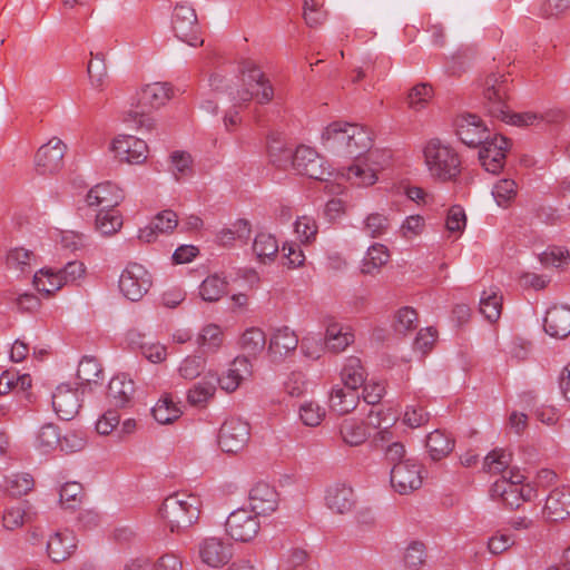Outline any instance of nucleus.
Masks as SVG:
<instances>
[{
	"instance_id": "f257e3e1",
	"label": "nucleus",
	"mask_w": 570,
	"mask_h": 570,
	"mask_svg": "<svg viewBox=\"0 0 570 570\" xmlns=\"http://www.w3.org/2000/svg\"><path fill=\"white\" fill-rule=\"evenodd\" d=\"M322 144L326 150L343 158L357 161L347 168V179L356 186H371L377 180V169L367 164L375 156L370 151L372 138L367 129L344 121L331 122L322 132Z\"/></svg>"
},
{
	"instance_id": "f03ea898",
	"label": "nucleus",
	"mask_w": 570,
	"mask_h": 570,
	"mask_svg": "<svg viewBox=\"0 0 570 570\" xmlns=\"http://www.w3.org/2000/svg\"><path fill=\"white\" fill-rule=\"evenodd\" d=\"M484 106L488 112L497 119L519 127L539 124L542 117L532 111L511 114L508 105V79L503 75L491 73L483 83Z\"/></svg>"
},
{
	"instance_id": "7ed1b4c3",
	"label": "nucleus",
	"mask_w": 570,
	"mask_h": 570,
	"mask_svg": "<svg viewBox=\"0 0 570 570\" xmlns=\"http://www.w3.org/2000/svg\"><path fill=\"white\" fill-rule=\"evenodd\" d=\"M199 514L200 499L185 492L167 497L159 509L160 519L173 533H183L188 530L198 521Z\"/></svg>"
},
{
	"instance_id": "20e7f679",
	"label": "nucleus",
	"mask_w": 570,
	"mask_h": 570,
	"mask_svg": "<svg viewBox=\"0 0 570 570\" xmlns=\"http://www.w3.org/2000/svg\"><path fill=\"white\" fill-rule=\"evenodd\" d=\"M423 156L430 175L435 179L453 180L461 171L459 154L440 139L429 140L423 148Z\"/></svg>"
},
{
	"instance_id": "39448f33",
	"label": "nucleus",
	"mask_w": 570,
	"mask_h": 570,
	"mask_svg": "<svg viewBox=\"0 0 570 570\" xmlns=\"http://www.w3.org/2000/svg\"><path fill=\"white\" fill-rule=\"evenodd\" d=\"M240 72L244 75L246 87L232 95L236 105L246 104L255 98L259 104H267L274 97L273 87L264 72L252 60H245L240 65Z\"/></svg>"
},
{
	"instance_id": "423d86ee",
	"label": "nucleus",
	"mask_w": 570,
	"mask_h": 570,
	"mask_svg": "<svg viewBox=\"0 0 570 570\" xmlns=\"http://www.w3.org/2000/svg\"><path fill=\"white\" fill-rule=\"evenodd\" d=\"M171 30L178 40L188 46L197 47L204 43L196 11L186 1L178 2L174 8Z\"/></svg>"
},
{
	"instance_id": "0eeeda50",
	"label": "nucleus",
	"mask_w": 570,
	"mask_h": 570,
	"mask_svg": "<svg viewBox=\"0 0 570 570\" xmlns=\"http://www.w3.org/2000/svg\"><path fill=\"white\" fill-rule=\"evenodd\" d=\"M292 168L299 175L321 181H326L332 176L326 160L315 149L304 145L294 151Z\"/></svg>"
},
{
	"instance_id": "6e6552de",
	"label": "nucleus",
	"mask_w": 570,
	"mask_h": 570,
	"mask_svg": "<svg viewBox=\"0 0 570 570\" xmlns=\"http://www.w3.org/2000/svg\"><path fill=\"white\" fill-rule=\"evenodd\" d=\"M151 285V275L138 263H129L119 277V289L131 302H139Z\"/></svg>"
},
{
	"instance_id": "1a4fd4ad",
	"label": "nucleus",
	"mask_w": 570,
	"mask_h": 570,
	"mask_svg": "<svg viewBox=\"0 0 570 570\" xmlns=\"http://www.w3.org/2000/svg\"><path fill=\"white\" fill-rule=\"evenodd\" d=\"M225 527L232 539L249 542L257 535L261 523L256 514L254 515L252 511L240 508L228 515Z\"/></svg>"
},
{
	"instance_id": "9d476101",
	"label": "nucleus",
	"mask_w": 570,
	"mask_h": 570,
	"mask_svg": "<svg viewBox=\"0 0 570 570\" xmlns=\"http://www.w3.org/2000/svg\"><path fill=\"white\" fill-rule=\"evenodd\" d=\"M249 440V425L238 417L227 419L218 435V444L226 453H237L245 448Z\"/></svg>"
},
{
	"instance_id": "9b49d317",
	"label": "nucleus",
	"mask_w": 570,
	"mask_h": 570,
	"mask_svg": "<svg viewBox=\"0 0 570 570\" xmlns=\"http://www.w3.org/2000/svg\"><path fill=\"white\" fill-rule=\"evenodd\" d=\"M421 465L412 459L395 463L391 469V484L400 494H409L421 488Z\"/></svg>"
},
{
	"instance_id": "f8f14e48",
	"label": "nucleus",
	"mask_w": 570,
	"mask_h": 570,
	"mask_svg": "<svg viewBox=\"0 0 570 570\" xmlns=\"http://www.w3.org/2000/svg\"><path fill=\"white\" fill-rule=\"evenodd\" d=\"M197 556L204 564L220 568L232 559L233 546L222 538L208 537L197 544Z\"/></svg>"
},
{
	"instance_id": "ddd939ff",
	"label": "nucleus",
	"mask_w": 570,
	"mask_h": 570,
	"mask_svg": "<svg viewBox=\"0 0 570 570\" xmlns=\"http://www.w3.org/2000/svg\"><path fill=\"white\" fill-rule=\"evenodd\" d=\"M67 151V145L59 138L53 137L47 144L42 145L35 156V164L38 173L53 174L63 166V157Z\"/></svg>"
},
{
	"instance_id": "4468645a",
	"label": "nucleus",
	"mask_w": 570,
	"mask_h": 570,
	"mask_svg": "<svg viewBox=\"0 0 570 570\" xmlns=\"http://www.w3.org/2000/svg\"><path fill=\"white\" fill-rule=\"evenodd\" d=\"M509 147L510 141L504 136L487 138L479 150V159L484 169L489 173L498 174L504 166Z\"/></svg>"
},
{
	"instance_id": "2eb2a0df",
	"label": "nucleus",
	"mask_w": 570,
	"mask_h": 570,
	"mask_svg": "<svg viewBox=\"0 0 570 570\" xmlns=\"http://www.w3.org/2000/svg\"><path fill=\"white\" fill-rule=\"evenodd\" d=\"M111 149L121 163L141 164L147 159L148 146L146 141L131 135L116 137Z\"/></svg>"
},
{
	"instance_id": "dca6fc26",
	"label": "nucleus",
	"mask_w": 570,
	"mask_h": 570,
	"mask_svg": "<svg viewBox=\"0 0 570 570\" xmlns=\"http://www.w3.org/2000/svg\"><path fill=\"white\" fill-rule=\"evenodd\" d=\"M455 128L460 140L469 147L482 145L490 137L485 124L476 115L464 114L459 116L455 120Z\"/></svg>"
},
{
	"instance_id": "f3484780",
	"label": "nucleus",
	"mask_w": 570,
	"mask_h": 570,
	"mask_svg": "<svg viewBox=\"0 0 570 570\" xmlns=\"http://www.w3.org/2000/svg\"><path fill=\"white\" fill-rule=\"evenodd\" d=\"M490 493L492 499L500 500L511 509H517L522 502L531 500L534 491L531 487L517 488L507 481V476H502L492 484Z\"/></svg>"
},
{
	"instance_id": "a211bd4d",
	"label": "nucleus",
	"mask_w": 570,
	"mask_h": 570,
	"mask_svg": "<svg viewBox=\"0 0 570 570\" xmlns=\"http://www.w3.org/2000/svg\"><path fill=\"white\" fill-rule=\"evenodd\" d=\"M85 274V266L81 262L72 261L65 265L63 268L56 273L50 286H47L41 276H33V285L38 292L45 293L47 296L59 291L63 285L73 283Z\"/></svg>"
},
{
	"instance_id": "6ab92c4d",
	"label": "nucleus",
	"mask_w": 570,
	"mask_h": 570,
	"mask_svg": "<svg viewBox=\"0 0 570 570\" xmlns=\"http://www.w3.org/2000/svg\"><path fill=\"white\" fill-rule=\"evenodd\" d=\"M125 198L124 191L115 184L105 181L95 185L87 194L86 202L90 207L100 210L115 209Z\"/></svg>"
},
{
	"instance_id": "aec40b11",
	"label": "nucleus",
	"mask_w": 570,
	"mask_h": 570,
	"mask_svg": "<svg viewBox=\"0 0 570 570\" xmlns=\"http://www.w3.org/2000/svg\"><path fill=\"white\" fill-rule=\"evenodd\" d=\"M542 515L550 522L566 520L570 515V489L559 487L551 490L546 498Z\"/></svg>"
},
{
	"instance_id": "412c9836",
	"label": "nucleus",
	"mask_w": 570,
	"mask_h": 570,
	"mask_svg": "<svg viewBox=\"0 0 570 570\" xmlns=\"http://www.w3.org/2000/svg\"><path fill=\"white\" fill-rule=\"evenodd\" d=\"M249 504L256 515L271 514L278 507V493L272 485L258 482L249 491Z\"/></svg>"
},
{
	"instance_id": "4be33fe9",
	"label": "nucleus",
	"mask_w": 570,
	"mask_h": 570,
	"mask_svg": "<svg viewBox=\"0 0 570 570\" xmlns=\"http://www.w3.org/2000/svg\"><path fill=\"white\" fill-rule=\"evenodd\" d=\"M52 406L61 420L73 419L80 409L77 390L65 384L59 385L52 394Z\"/></svg>"
},
{
	"instance_id": "5701e85b",
	"label": "nucleus",
	"mask_w": 570,
	"mask_h": 570,
	"mask_svg": "<svg viewBox=\"0 0 570 570\" xmlns=\"http://www.w3.org/2000/svg\"><path fill=\"white\" fill-rule=\"evenodd\" d=\"M77 548V539L71 531H58L47 541V553L52 562H62L71 557Z\"/></svg>"
},
{
	"instance_id": "b1692460",
	"label": "nucleus",
	"mask_w": 570,
	"mask_h": 570,
	"mask_svg": "<svg viewBox=\"0 0 570 570\" xmlns=\"http://www.w3.org/2000/svg\"><path fill=\"white\" fill-rule=\"evenodd\" d=\"M543 327L548 335L564 338L570 334V308L553 306L547 311Z\"/></svg>"
},
{
	"instance_id": "393cba45",
	"label": "nucleus",
	"mask_w": 570,
	"mask_h": 570,
	"mask_svg": "<svg viewBox=\"0 0 570 570\" xmlns=\"http://www.w3.org/2000/svg\"><path fill=\"white\" fill-rule=\"evenodd\" d=\"M326 505L335 513L344 514L354 507V491L345 484H334L326 491Z\"/></svg>"
},
{
	"instance_id": "a878e982",
	"label": "nucleus",
	"mask_w": 570,
	"mask_h": 570,
	"mask_svg": "<svg viewBox=\"0 0 570 570\" xmlns=\"http://www.w3.org/2000/svg\"><path fill=\"white\" fill-rule=\"evenodd\" d=\"M173 96V88L168 82H154L146 85L140 92L139 104L142 107L157 109L164 106Z\"/></svg>"
},
{
	"instance_id": "bb28decb",
	"label": "nucleus",
	"mask_w": 570,
	"mask_h": 570,
	"mask_svg": "<svg viewBox=\"0 0 570 570\" xmlns=\"http://www.w3.org/2000/svg\"><path fill=\"white\" fill-rule=\"evenodd\" d=\"M360 401L357 391L335 385L330 395L331 409L340 415L347 414L356 409Z\"/></svg>"
},
{
	"instance_id": "cd10ccee",
	"label": "nucleus",
	"mask_w": 570,
	"mask_h": 570,
	"mask_svg": "<svg viewBox=\"0 0 570 570\" xmlns=\"http://www.w3.org/2000/svg\"><path fill=\"white\" fill-rule=\"evenodd\" d=\"M298 345V337L294 331L287 326L275 330L273 333L268 351L274 356L283 357L288 353L296 350Z\"/></svg>"
},
{
	"instance_id": "c85d7f7f",
	"label": "nucleus",
	"mask_w": 570,
	"mask_h": 570,
	"mask_svg": "<svg viewBox=\"0 0 570 570\" xmlns=\"http://www.w3.org/2000/svg\"><path fill=\"white\" fill-rule=\"evenodd\" d=\"M367 372L364 368L361 360L356 356L346 358L342 370L341 380L346 389L357 391L366 382Z\"/></svg>"
},
{
	"instance_id": "c756f323",
	"label": "nucleus",
	"mask_w": 570,
	"mask_h": 570,
	"mask_svg": "<svg viewBox=\"0 0 570 570\" xmlns=\"http://www.w3.org/2000/svg\"><path fill=\"white\" fill-rule=\"evenodd\" d=\"M217 376L207 374L188 390L187 401L194 406H205L216 393Z\"/></svg>"
},
{
	"instance_id": "7c9ffc66",
	"label": "nucleus",
	"mask_w": 570,
	"mask_h": 570,
	"mask_svg": "<svg viewBox=\"0 0 570 570\" xmlns=\"http://www.w3.org/2000/svg\"><path fill=\"white\" fill-rule=\"evenodd\" d=\"M340 435L342 441L350 446L363 444L370 436L367 425L356 419H345L340 424Z\"/></svg>"
},
{
	"instance_id": "2f4dec72",
	"label": "nucleus",
	"mask_w": 570,
	"mask_h": 570,
	"mask_svg": "<svg viewBox=\"0 0 570 570\" xmlns=\"http://www.w3.org/2000/svg\"><path fill=\"white\" fill-rule=\"evenodd\" d=\"M134 392V382L126 376L117 375L110 380L107 395L111 404L124 407L130 402Z\"/></svg>"
},
{
	"instance_id": "473e14b6",
	"label": "nucleus",
	"mask_w": 570,
	"mask_h": 570,
	"mask_svg": "<svg viewBox=\"0 0 570 570\" xmlns=\"http://www.w3.org/2000/svg\"><path fill=\"white\" fill-rule=\"evenodd\" d=\"M425 446L430 458L439 461L452 452L454 440L444 431L435 430L426 436Z\"/></svg>"
},
{
	"instance_id": "72a5a7b5",
	"label": "nucleus",
	"mask_w": 570,
	"mask_h": 570,
	"mask_svg": "<svg viewBox=\"0 0 570 570\" xmlns=\"http://www.w3.org/2000/svg\"><path fill=\"white\" fill-rule=\"evenodd\" d=\"M36 265V255L33 252L23 247L11 248L6 256V266L8 269L19 272L20 274L31 273Z\"/></svg>"
},
{
	"instance_id": "f704fd0d",
	"label": "nucleus",
	"mask_w": 570,
	"mask_h": 570,
	"mask_svg": "<svg viewBox=\"0 0 570 570\" xmlns=\"http://www.w3.org/2000/svg\"><path fill=\"white\" fill-rule=\"evenodd\" d=\"M248 365L246 357H236L227 372L222 377H217V383L226 392H234L244 379V374L248 373Z\"/></svg>"
},
{
	"instance_id": "c9c22d12",
	"label": "nucleus",
	"mask_w": 570,
	"mask_h": 570,
	"mask_svg": "<svg viewBox=\"0 0 570 570\" xmlns=\"http://www.w3.org/2000/svg\"><path fill=\"white\" fill-rule=\"evenodd\" d=\"M36 515L30 504L24 501L16 507L9 508L3 514V525L7 529L14 530L27 522H30Z\"/></svg>"
},
{
	"instance_id": "e433bc0d",
	"label": "nucleus",
	"mask_w": 570,
	"mask_h": 570,
	"mask_svg": "<svg viewBox=\"0 0 570 570\" xmlns=\"http://www.w3.org/2000/svg\"><path fill=\"white\" fill-rule=\"evenodd\" d=\"M502 296L497 288L483 291L480 298V312L490 322H495L501 316Z\"/></svg>"
},
{
	"instance_id": "4c0bfd02",
	"label": "nucleus",
	"mask_w": 570,
	"mask_h": 570,
	"mask_svg": "<svg viewBox=\"0 0 570 570\" xmlns=\"http://www.w3.org/2000/svg\"><path fill=\"white\" fill-rule=\"evenodd\" d=\"M223 344V332L216 324L204 326L197 336V345L203 354L216 352Z\"/></svg>"
},
{
	"instance_id": "58836bf2",
	"label": "nucleus",
	"mask_w": 570,
	"mask_h": 570,
	"mask_svg": "<svg viewBox=\"0 0 570 570\" xmlns=\"http://www.w3.org/2000/svg\"><path fill=\"white\" fill-rule=\"evenodd\" d=\"M390 254L382 244H375L367 249L362 262L361 272L363 274H374L389 262Z\"/></svg>"
},
{
	"instance_id": "ea45409f",
	"label": "nucleus",
	"mask_w": 570,
	"mask_h": 570,
	"mask_svg": "<svg viewBox=\"0 0 570 570\" xmlns=\"http://www.w3.org/2000/svg\"><path fill=\"white\" fill-rule=\"evenodd\" d=\"M326 346L333 352L344 351L354 340V335L340 324H330L326 328Z\"/></svg>"
},
{
	"instance_id": "a19ab883",
	"label": "nucleus",
	"mask_w": 570,
	"mask_h": 570,
	"mask_svg": "<svg viewBox=\"0 0 570 570\" xmlns=\"http://www.w3.org/2000/svg\"><path fill=\"white\" fill-rule=\"evenodd\" d=\"M239 344L245 354L256 356L265 348V333L258 327L247 328L243 333Z\"/></svg>"
},
{
	"instance_id": "79ce46f5",
	"label": "nucleus",
	"mask_w": 570,
	"mask_h": 570,
	"mask_svg": "<svg viewBox=\"0 0 570 570\" xmlns=\"http://www.w3.org/2000/svg\"><path fill=\"white\" fill-rule=\"evenodd\" d=\"M253 252L263 263L273 261L278 253V243L273 235L259 233L254 239Z\"/></svg>"
},
{
	"instance_id": "37998d69",
	"label": "nucleus",
	"mask_w": 570,
	"mask_h": 570,
	"mask_svg": "<svg viewBox=\"0 0 570 570\" xmlns=\"http://www.w3.org/2000/svg\"><path fill=\"white\" fill-rule=\"evenodd\" d=\"M227 285L225 278L218 275H210L203 281L199 286V295L206 302H217L227 292Z\"/></svg>"
},
{
	"instance_id": "c03bdc74",
	"label": "nucleus",
	"mask_w": 570,
	"mask_h": 570,
	"mask_svg": "<svg viewBox=\"0 0 570 570\" xmlns=\"http://www.w3.org/2000/svg\"><path fill=\"white\" fill-rule=\"evenodd\" d=\"M151 411L155 420L160 424L171 423L181 415L180 407L169 395L161 397Z\"/></svg>"
},
{
	"instance_id": "a18cd8bd",
	"label": "nucleus",
	"mask_w": 570,
	"mask_h": 570,
	"mask_svg": "<svg viewBox=\"0 0 570 570\" xmlns=\"http://www.w3.org/2000/svg\"><path fill=\"white\" fill-rule=\"evenodd\" d=\"M122 226V217L116 209L99 210L96 216V229L104 236L117 233Z\"/></svg>"
},
{
	"instance_id": "49530a36",
	"label": "nucleus",
	"mask_w": 570,
	"mask_h": 570,
	"mask_svg": "<svg viewBox=\"0 0 570 570\" xmlns=\"http://www.w3.org/2000/svg\"><path fill=\"white\" fill-rule=\"evenodd\" d=\"M91 56L94 59L88 63L87 72L90 79L91 86L97 90H102L106 86L108 73H107V66L105 62V55L104 53H96L94 55L91 52Z\"/></svg>"
},
{
	"instance_id": "de8ad7c7",
	"label": "nucleus",
	"mask_w": 570,
	"mask_h": 570,
	"mask_svg": "<svg viewBox=\"0 0 570 570\" xmlns=\"http://www.w3.org/2000/svg\"><path fill=\"white\" fill-rule=\"evenodd\" d=\"M4 487L10 495L21 497L33 489L35 481L28 473H16L6 478Z\"/></svg>"
},
{
	"instance_id": "09e8293b",
	"label": "nucleus",
	"mask_w": 570,
	"mask_h": 570,
	"mask_svg": "<svg viewBox=\"0 0 570 570\" xmlns=\"http://www.w3.org/2000/svg\"><path fill=\"white\" fill-rule=\"evenodd\" d=\"M61 441L59 429L52 423L42 425L37 434V446L43 452L61 448Z\"/></svg>"
},
{
	"instance_id": "8fccbe9b",
	"label": "nucleus",
	"mask_w": 570,
	"mask_h": 570,
	"mask_svg": "<svg viewBox=\"0 0 570 570\" xmlns=\"http://www.w3.org/2000/svg\"><path fill=\"white\" fill-rule=\"evenodd\" d=\"M518 187L512 179H501L494 184L492 195L500 207H508L515 198Z\"/></svg>"
},
{
	"instance_id": "3c124183",
	"label": "nucleus",
	"mask_w": 570,
	"mask_h": 570,
	"mask_svg": "<svg viewBox=\"0 0 570 570\" xmlns=\"http://www.w3.org/2000/svg\"><path fill=\"white\" fill-rule=\"evenodd\" d=\"M390 228V219L381 213H372L366 216L363 223V232L372 237L379 238L386 234Z\"/></svg>"
},
{
	"instance_id": "603ef678",
	"label": "nucleus",
	"mask_w": 570,
	"mask_h": 570,
	"mask_svg": "<svg viewBox=\"0 0 570 570\" xmlns=\"http://www.w3.org/2000/svg\"><path fill=\"white\" fill-rule=\"evenodd\" d=\"M403 561L409 570H419L423 567L426 561L424 543L421 541H412L405 549Z\"/></svg>"
},
{
	"instance_id": "864d4df0",
	"label": "nucleus",
	"mask_w": 570,
	"mask_h": 570,
	"mask_svg": "<svg viewBox=\"0 0 570 570\" xmlns=\"http://www.w3.org/2000/svg\"><path fill=\"white\" fill-rule=\"evenodd\" d=\"M433 97V89L429 83L415 85L407 95V105L414 110L423 109Z\"/></svg>"
},
{
	"instance_id": "5fc2aeb1",
	"label": "nucleus",
	"mask_w": 570,
	"mask_h": 570,
	"mask_svg": "<svg viewBox=\"0 0 570 570\" xmlns=\"http://www.w3.org/2000/svg\"><path fill=\"white\" fill-rule=\"evenodd\" d=\"M510 462L511 454L497 449L484 458L483 469L489 473H501L509 466Z\"/></svg>"
},
{
	"instance_id": "6e6d98bb",
	"label": "nucleus",
	"mask_w": 570,
	"mask_h": 570,
	"mask_svg": "<svg viewBox=\"0 0 570 570\" xmlns=\"http://www.w3.org/2000/svg\"><path fill=\"white\" fill-rule=\"evenodd\" d=\"M417 326V313L414 308L405 306L395 314L393 327L397 333H407Z\"/></svg>"
},
{
	"instance_id": "4d7b16f0",
	"label": "nucleus",
	"mask_w": 570,
	"mask_h": 570,
	"mask_svg": "<svg viewBox=\"0 0 570 570\" xmlns=\"http://www.w3.org/2000/svg\"><path fill=\"white\" fill-rule=\"evenodd\" d=\"M206 361L200 355H191L184 358L178 367L179 375L185 380L198 377L205 368Z\"/></svg>"
},
{
	"instance_id": "13d9d810",
	"label": "nucleus",
	"mask_w": 570,
	"mask_h": 570,
	"mask_svg": "<svg viewBox=\"0 0 570 570\" xmlns=\"http://www.w3.org/2000/svg\"><path fill=\"white\" fill-rule=\"evenodd\" d=\"M299 417L307 426H317L325 417V410L316 402H305L299 407Z\"/></svg>"
},
{
	"instance_id": "bf43d9fd",
	"label": "nucleus",
	"mask_w": 570,
	"mask_h": 570,
	"mask_svg": "<svg viewBox=\"0 0 570 570\" xmlns=\"http://www.w3.org/2000/svg\"><path fill=\"white\" fill-rule=\"evenodd\" d=\"M101 373L100 364L94 357L85 356L78 365L77 377L81 384L96 382Z\"/></svg>"
},
{
	"instance_id": "052dcab7",
	"label": "nucleus",
	"mask_w": 570,
	"mask_h": 570,
	"mask_svg": "<svg viewBox=\"0 0 570 570\" xmlns=\"http://www.w3.org/2000/svg\"><path fill=\"white\" fill-rule=\"evenodd\" d=\"M295 233L301 243L308 244L315 239L317 225L314 218L308 216L298 217L295 222Z\"/></svg>"
},
{
	"instance_id": "680f3d73",
	"label": "nucleus",
	"mask_w": 570,
	"mask_h": 570,
	"mask_svg": "<svg viewBox=\"0 0 570 570\" xmlns=\"http://www.w3.org/2000/svg\"><path fill=\"white\" fill-rule=\"evenodd\" d=\"M82 485L78 482L65 483L59 492L60 503L67 509H73L80 502Z\"/></svg>"
},
{
	"instance_id": "e2e57ef3",
	"label": "nucleus",
	"mask_w": 570,
	"mask_h": 570,
	"mask_svg": "<svg viewBox=\"0 0 570 570\" xmlns=\"http://www.w3.org/2000/svg\"><path fill=\"white\" fill-rule=\"evenodd\" d=\"M269 159L274 166L281 169H287L292 167V160L294 151L291 148H286L277 144L271 145L268 148Z\"/></svg>"
},
{
	"instance_id": "0e129e2a",
	"label": "nucleus",
	"mask_w": 570,
	"mask_h": 570,
	"mask_svg": "<svg viewBox=\"0 0 570 570\" xmlns=\"http://www.w3.org/2000/svg\"><path fill=\"white\" fill-rule=\"evenodd\" d=\"M515 544V537L511 533L497 532L488 541V549L492 554H500Z\"/></svg>"
},
{
	"instance_id": "69168bd1",
	"label": "nucleus",
	"mask_w": 570,
	"mask_h": 570,
	"mask_svg": "<svg viewBox=\"0 0 570 570\" xmlns=\"http://www.w3.org/2000/svg\"><path fill=\"white\" fill-rule=\"evenodd\" d=\"M466 225V216L464 209L459 206H452L448 210L445 227L451 233H461Z\"/></svg>"
},
{
	"instance_id": "338daca9",
	"label": "nucleus",
	"mask_w": 570,
	"mask_h": 570,
	"mask_svg": "<svg viewBox=\"0 0 570 570\" xmlns=\"http://www.w3.org/2000/svg\"><path fill=\"white\" fill-rule=\"evenodd\" d=\"M285 392L291 396H301L306 391V380L302 372H292L284 383Z\"/></svg>"
},
{
	"instance_id": "774afa93",
	"label": "nucleus",
	"mask_w": 570,
	"mask_h": 570,
	"mask_svg": "<svg viewBox=\"0 0 570 570\" xmlns=\"http://www.w3.org/2000/svg\"><path fill=\"white\" fill-rule=\"evenodd\" d=\"M307 553L302 549H293L286 560H284L283 570H307L306 567Z\"/></svg>"
}]
</instances>
